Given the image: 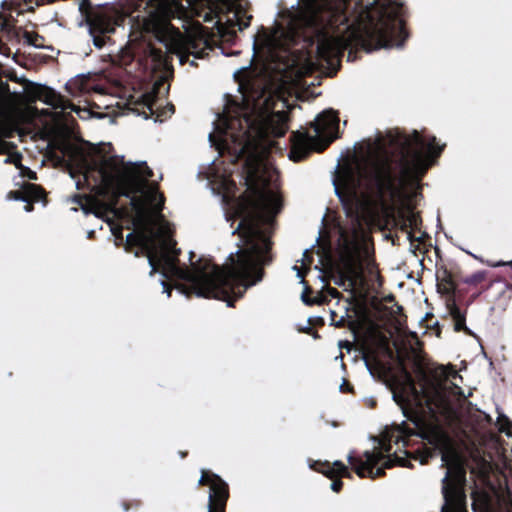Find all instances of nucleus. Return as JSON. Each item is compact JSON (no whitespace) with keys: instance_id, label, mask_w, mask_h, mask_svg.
Instances as JSON below:
<instances>
[{"instance_id":"f257e3e1","label":"nucleus","mask_w":512,"mask_h":512,"mask_svg":"<svg viewBox=\"0 0 512 512\" xmlns=\"http://www.w3.org/2000/svg\"><path fill=\"white\" fill-rule=\"evenodd\" d=\"M243 86H239L242 90ZM239 98L227 96L223 113L213 121L214 130L208 140L219 155L228 153L231 161H240L245 170L248 195L238 204L235 217L240 218L232 234H239L241 246L230 253L224 266L200 259L190 268L179 265L180 249L172 237L170 224L161 211L164 197L157 184L150 183L152 170L146 162L124 161L113 152L110 142H98V219L108 212L107 224L116 238H123L126 249L136 257L145 255L151 267L163 278L182 280L176 288L185 296L214 298L225 301L228 307L241 298L245 291L260 282L262 265L269 264L270 234L275 217L282 208L278 193V173L269 167L266 157L275 148V139L285 135L287 113L285 100L277 89L253 83L240 91Z\"/></svg>"},{"instance_id":"f03ea898","label":"nucleus","mask_w":512,"mask_h":512,"mask_svg":"<svg viewBox=\"0 0 512 512\" xmlns=\"http://www.w3.org/2000/svg\"><path fill=\"white\" fill-rule=\"evenodd\" d=\"M443 146L433 136L428 140L417 131L405 134L398 130L379 135L373 155L346 176L348 196L336 180V196L345 210L347 221L338 225L336 246L337 267L329 272L334 284L345 291L354 289L362 271L368 249L362 241L363 224L389 202L401 200L408 185H416L433 164Z\"/></svg>"},{"instance_id":"7ed1b4c3","label":"nucleus","mask_w":512,"mask_h":512,"mask_svg":"<svg viewBox=\"0 0 512 512\" xmlns=\"http://www.w3.org/2000/svg\"><path fill=\"white\" fill-rule=\"evenodd\" d=\"M358 15L350 18L342 7L298 11L286 27L279 26L270 38L272 57L283 60V70L305 52L310 65H333L352 44L378 48H402L404 28L402 0H360Z\"/></svg>"},{"instance_id":"20e7f679","label":"nucleus","mask_w":512,"mask_h":512,"mask_svg":"<svg viewBox=\"0 0 512 512\" xmlns=\"http://www.w3.org/2000/svg\"><path fill=\"white\" fill-rule=\"evenodd\" d=\"M406 378L408 395L394 392L392 399L401 407L404 416L415 422L416 419L412 415L414 405L417 412L427 414L436 421H439L440 417L449 421L457 416L461 402L467 398L462 388L450 380L461 378L453 367L440 365L432 373L420 370L419 388L409 374H406Z\"/></svg>"},{"instance_id":"39448f33","label":"nucleus","mask_w":512,"mask_h":512,"mask_svg":"<svg viewBox=\"0 0 512 512\" xmlns=\"http://www.w3.org/2000/svg\"><path fill=\"white\" fill-rule=\"evenodd\" d=\"M178 9L177 5H161L159 13L151 15L146 26L169 53L178 57L181 65L189 63L194 66L195 61H189V57L201 59L211 47L202 30L181 33L169 22L177 15Z\"/></svg>"},{"instance_id":"423d86ee","label":"nucleus","mask_w":512,"mask_h":512,"mask_svg":"<svg viewBox=\"0 0 512 512\" xmlns=\"http://www.w3.org/2000/svg\"><path fill=\"white\" fill-rule=\"evenodd\" d=\"M339 118L333 109H326L317 115L313 123L315 137L308 132H293L289 158L295 162L303 160L313 149L316 138L325 140L326 145L337 138Z\"/></svg>"},{"instance_id":"0eeeda50","label":"nucleus","mask_w":512,"mask_h":512,"mask_svg":"<svg viewBox=\"0 0 512 512\" xmlns=\"http://www.w3.org/2000/svg\"><path fill=\"white\" fill-rule=\"evenodd\" d=\"M442 466L447 468L442 479V494L444 504L441 512H467L465 504L464 485L466 471L452 451L442 453Z\"/></svg>"},{"instance_id":"6e6552de","label":"nucleus","mask_w":512,"mask_h":512,"mask_svg":"<svg viewBox=\"0 0 512 512\" xmlns=\"http://www.w3.org/2000/svg\"><path fill=\"white\" fill-rule=\"evenodd\" d=\"M378 442L377 451H365V459L349 454L347 460L357 475L361 478H376L384 475L386 468L394 465L406 466L407 461L397 455H390L391 446L383 440L374 438Z\"/></svg>"},{"instance_id":"1a4fd4ad","label":"nucleus","mask_w":512,"mask_h":512,"mask_svg":"<svg viewBox=\"0 0 512 512\" xmlns=\"http://www.w3.org/2000/svg\"><path fill=\"white\" fill-rule=\"evenodd\" d=\"M65 164L72 179H75V187L80 190L87 185L91 192L95 191V185L90 181L93 159L88 152L76 146H68L64 151Z\"/></svg>"},{"instance_id":"9d476101","label":"nucleus","mask_w":512,"mask_h":512,"mask_svg":"<svg viewBox=\"0 0 512 512\" xmlns=\"http://www.w3.org/2000/svg\"><path fill=\"white\" fill-rule=\"evenodd\" d=\"M199 177L207 180L209 186L214 194H229L236 187L235 182L230 178L229 171L213 160L207 166H202L199 170Z\"/></svg>"},{"instance_id":"9b49d317","label":"nucleus","mask_w":512,"mask_h":512,"mask_svg":"<svg viewBox=\"0 0 512 512\" xmlns=\"http://www.w3.org/2000/svg\"><path fill=\"white\" fill-rule=\"evenodd\" d=\"M199 484L210 487L208 512H224L228 498V485L226 482L217 474L202 472Z\"/></svg>"},{"instance_id":"f8f14e48","label":"nucleus","mask_w":512,"mask_h":512,"mask_svg":"<svg viewBox=\"0 0 512 512\" xmlns=\"http://www.w3.org/2000/svg\"><path fill=\"white\" fill-rule=\"evenodd\" d=\"M251 18L252 16L246 15V12L241 7H230L217 20L218 31L227 40H231L236 36L237 31H242L250 25Z\"/></svg>"},{"instance_id":"ddd939ff","label":"nucleus","mask_w":512,"mask_h":512,"mask_svg":"<svg viewBox=\"0 0 512 512\" xmlns=\"http://www.w3.org/2000/svg\"><path fill=\"white\" fill-rule=\"evenodd\" d=\"M122 21V16L118 11H108L107 9H100L98 4V49L106 43V34L113 33L116 26ZM109 39V37H107Z\"/></svg>"},{"instance_id":"4468645a","label":"nucleus","mask_w":512,"mask_h":512,"mask_svg":"<svg viewBox=\"0 0 512 512\" xmlns=\"http://www.w3.org/2000/svg\"><path fill=\"white\" fill-rule=\"evenodd\" d=\"M38 98L44 104L51 106L54 109H60L61 111H65L67 109H72L79 114L80 117L84 118L85 116L81 115L82 110H76L72 104L65 99L60 93L51 87L44 86L41 91L38 93ZM84 113L87 114V117H95L96 114L90 108L89 110H83Z\"/></svg>"},{"instance_id":"2eb2a0df","label":"nucleus","mask_w":512,"mask_h":512,"mask_svg":"<svg viewBox=\"0 0 512 512\" xmlns=\"http://www.w3.org/2000/svg\"><path fill=\"white\" fill-rule=\"evenodd\" d=\"M77 24L91 37L92 44L96 47V11L91 0H81L79 2Z\"/></svg>"},{"instance_id":"dca6fc26","label":"nucleus","mask_w":512,"mask_h":512,"mask_svg":"<svg viewBox=\"0 0 512 512\" xmlns=\"http://www.w3.org/2000/svg\"><path fill=\"white\" fill-rule=\"evenodd\" d=\"M96 73L91 71L87 73H81L70 79L66 84L65 88L70 94L74 95L76 92L86 95L96 91Z\"/></svg>"},{"instance_id":"f3484780","label":"nucleus","mask_w":512,"mask_h":512,"mask_svg":"<svg viewBox=\"0 0 512 512\" xmlns=\"http://www.w3.org/2000/svg\"><path fill=\"white\" fill-rule=\"evenodd\" d=\"M15 133V127L6 120H0V154L6 153L9 149L15 148L11 142L6 139L11 138Z\"/></svg>"},{"instance_id":"a211bd4d","label":"nucleus","mask_w":512,"mask_h":512,"mask_svg":"<svg viewBox=\"0 0 512 512\" xmlns=\"http://www.w3.org/2000/svg\"><path fill=\"white\" fill-rule=\"evenodd\" d=\"M71 201L78 204L84 215H93L96 217V200L94 197L85 194H75Z\"/></svg>"},{"instance_id":"6ab92c4d","label":"nucleus","mask_w":512,"mask_h":512,"mask_svg":"<svg viewBox=\"0 0 512 512\" xmlns=\"http://www.w3.org/2000/svg\"><path fill=\"white\" fill-rule=\"evenodd\" d=\"M164 81L160 80L154 83L152 89L150 92L146 93L144 95L146 105L148 106L149 110L153 113V106L155 105V102L159 96V94H166L168 92L169 87L164 86Z\"/></svg>"},{"instance_id":"aec40b11","label":"nucleus","mask_w":512,"mask_h":512,"mask_svg":"<svg viewBox=\"0 0 512 512\" xmlns=\"http://www.w3.org/2000/svg\"><path fill=\"white\" fill-rule=\"evenodd\" d=\"M451 316L454 319L456 331H464L465 333L472 335L471 330L465 324V316L461 313L459 308L453 307L451 309Z\"/></svg>"},{"instance_id":"412c9836","label":"nucleus","mask_w":512,"mask_h":512,"mask_svg":"<svg viewBox=\"0 0 512 512\" xmlns=\"http://www.w3.org/2000/svg\"><path fill=\"white\" fill-rule=\"evenodd\" d=\"M293 270H295L297 272V277L300 278V283L303 284V285H306L305 281H304V277L301 273V270L295 265L293 266ZM309 291V288L308 286H305V289L301 295V299L302 301L307 304V305H313L315 304L317 301L315 299H311L307 296V292Z\"/></svg>"},{"instance_id":"4be33fe9","label":"nucleus","mask_w":512,"mask_h":512,"mask_svg":"<svg viewBox=\"0 0 512 512\" xmlns=\"http://www.w3.org/2000/svg\"><path fill=\"white\" fill-rule=\"evenodd\" d=\"M25 39H26V43L35 47V48H40L41 45L38 43V40L40 39L38 36H33L29 33H25Z\"/></svg>"},{"instance_id":"5701e85b","label":"nucleus","mask_w":512,"mask_h":512,"mask_svg":"<svg viewBox=\"0 0 512 512\" xmlns=\"http://www.w3.org/2000/svg\"><path fill=\"white\" fill-rule=\"evenodd\" d=\"M336 313L334 311L331 312V320L332 324L336 327H343L345 324V316H341L338 320L335 319Z\"/></svg>"},{"instance_id":"b1692460","label":"nucleus","mask_w":512,"mask_h":512,"mask_svg":"<svg viewBox=\"0 0 512 512\" xmlns=\"http://www.w3.org/2000/svg\"><path fill=\"white\" fill-rule=\"evenodd\" d=\"M334 466H336V467H337V472H338V474H340V475H342V476H344V475L348 474L347 468H346V466H345L342 462H340V461H335V462H334Z\"/></svg>"},{"instance_id":"393cba45","label":"nucleus","mask_w":512,"mask_h":512,"mask_svg":"<svg viewBox=\"0 0 512 512\" xmlns=\"http://www.w3.org/2000/svg\"><path fill=\"white\" fill-rule=\"evenodd\" d=\"M341 488H342V481L336 480V481L332 482L331 489L334 492H339Z\"/></svg>"},{"instance_id":"a878e982","label":"nucleus","mask_w":512,"mask_h":512,"mask_svg":"<svg viewBox=\"0 0 512 512\" xmlns=\"http://www.w3.org/2000/svg\"><path fill=\"white\" fill-rule=\"evenodd\" d=\"M160 284L163 287V292L167 293V296L169 297L171 294V287L167 285V283L164 281V279L160 280Z\"/></svg>"},{"instance_id":"bb28decb","label":"nucleus","mask_w":512,"mask_h":512,"mask_svg":"<svg viewBox=\"0 0 512 512\" xmlns=\"http://www.w3.org/2000/svg\"><path fill=\"white\" fill-rule=\"evenodd\" d=\"M0 93L7 95L9 93V85L4 82H0Z\"/></svg>"},{"instance_id":"cd10ccee","label":"nucleus","mask_w":512,"mask_h":512,"mask_svg":"<svg viewBox=\"0 0 512 512\" xmlns=\"http://www.w3.org/2000/svg\"><path fill=\"white\" fill-rule=\"evenodd\" d=\"M488 265L491 267H500V266H505V265H512V261H510V262L499 261V262H495V263L488 262Z\"/></svg>"},{"instance_id":"c85d7f7f","label":"nucleus","mask_w":512,"mask_h":512,"mask_svg":"<svg viewBox=\"0 0 512 512\" xmlns=\"http://www.w3.org/2000/svg\"><path fill=\"white\" fill-rule=\"evenodd\" d=\"M327 293L333 298H338L340 296V293L335 288H327Z\"/></svg>"},{"instance_id":"c756f323","label":"nucleus","mask_w":512,"mask_h":512,"mask_svg":"<svg viewBox=\"0 0 512 512\" xmlns=\"http://www.w3.org/2000/svg\"><path fill=\"white\" fill-rule=\"evenodd\" d=\"M14 199L21 202H28V198L26 196L20 195L19 192L14 193Z\"/></svg>"},{"instance_id":"7c9ffc66","label":"nucleus","mask_w":512,"mask_h":512,"mask_svg":"<svg viewBox=\"0 0 512 512\" xmlns=\"http://www.w3.org/2000/svg\"><path fill=\"white\" fill-rule=\"evenodd\" d=\"M167 113H168L169 115H171V114H173V113H174V106H173L172 104H168V105L166 106L165 110L163 111V114H165V115H166Z\"/></svg>"},{"instance_id":"2f4dec72","label":"nucleus","mask_w":512,"mask_h":512,"mask_svg":"<svg viewBox=\"0 0 512 512\" xmlns=\"http://www.w3.org/2000/svg\"><path fill=\"white\" fill-rule=\"evenodd\" d=\"M97 91H98V97L99 96H104L105 92H104L103 88L99 84H98ZM100 108H101L100 99L98 98V109H100Z\"/></svg>"},{"instance_id":"473e14b6","label":"nucleus","mask_w":512,"mask_h":512,"mask_svg":"<svg viewBox=\"0 0 512 512\" xmlns=\"http://www.w3.org/2000/svg\"><path fill=\"white\" fill-rule=\"evenodd\" d=\"M364 361H365V366H366L368 372L370 373V375H372L374 377V370H373L370 362L366 358L364 359Z\"/></svg>"},{"instance_id":"72a5a7b5","label":"nucleus","mask_w":512,"mask_h":512,"mask_svg":"<svg viewBox=\"0 0 512 512\" xmlns=\"http://www.w3.org/2000/svg\"><path fill=\"white\" fill-rule=\"evenodd\" d=\"M152 54L156 60L160 61L162 59L161 51L152 50Z\"/></svg>"},{"instance_id":"f704fd0d","label":"nucleus","mask_w":512,"mask_h":512,"mask_svg":"<svg viewBox=\"0 0 512 512\" xmlns=\"http://www.w3.org/2000/svg\"><path fill=\"white\" fill-rule=\"evenodd\" d=\"M339 346H340V347H345V348H347V350L349 351V350H350V347H351V344H350V342H348V341H344V342L340 341V342H339Z\"/></svg>"},{"instance_id":"c9c22d12","label":"nucleus","mask_w":512,"mask_h":512,"mask_svg":"<svg viewBox=\"0 0 512 512\" xmlns=\"http://www.w3.org/2000/svg\"><path fill=\"white\" fill-rule=\"evenodd\" d=\"M410 222H411V224H415L416 225L417 217H416V215L413 212H411Z\"/></svg>"},{"instance_id":"e433bc0d","label":"nucleus","mask_w":512,"mask_h":512,"mask_svg":"<svg viewBox=\"0 0 512 512\" xmlns=\"http://www.w3.org/2000/svg\"><path fill=\"white\" fill-rule=\"evenodd\" d=\"M97 117H98V120H101V119H104V118H108V115L98 111Z\"/></svg>"},{"instance_id":"4c0bfd02","label":"nucleus","mask_w":512,"mask_h":512,"mask_svg":"<svg viewBox=\"0 0 512 512\" xmlns=\"http://www.w3.org/2000/svg\"><path fill=\"white\" fill-rule=\"evenodd\" d=\"M95 230L91 229L87 231V238L91 239L94 236Z\"/></svg>"},{"instance_id":"58836bf2","label":"nucleus","mask_w":512,"mask_h":512,"mask_svg":"<svg viewBox=\"0 0 512 512\" xmlns=\"http://www.w3.org/2000/svg\"><path fill=\"white\" fill-rule=\"evenodd\" d=\"M308 253H309V250H308V249L304 250V252H303V260H304L306 257H308Z\"/></svg>"},{"instance_id":"ea45409f","label":"nucleus","mask_w":512,"mask_h":512,"mask_svg":"<svg viewBox=\"0 0 512 512\" xmlns=\"http://www.w3.org/2000/svg\"><path fill=\"white\" fill-rule=\"evenodd\" d=\"M319 278H320V280H321L322 282H324V283L327 281L326 276H320Z\"/></svg>"},{"instance_id":"a19ab883","label":"nucleus","mask_w":512,"mask_h":512,"mask_svg":"<svg viewBox=\"0 0 512 512\" xmlns=\"http://www.w3.org/2000/svg\"><path fill=\"white\" fill-rule=\"evenodd\" d=\"M345 385H346V383L343 382L342 385L340 386L341 391H344Z\"/></svg>"},{"instance_id":"79ce46f5","label":"nucleus","mask_w":512,"mask_h":512,"mask_svg":"<svg viewBox=\"0 0 512 512\" xmlns=\"http://www.w3.org/2000/svg\"><path fill=\"white\" fill-rule=\"evenodd\" d=\"M31 209H32V207H31V206H25V210H26L27 212L31 211Z\"/></svg>"},{"instance_id":"37998d69","label":"nucleus","mask_w":512,"mask_h":512,"mask_svg":"<svg viewBox=\"0 0 512 512\" xmlns=\"http://www.w3.org/2000/svg\"><path fill=\"white\" fill-rule=\"evenodd\" d=\"M426 461H427V459H426V458H421L420 463H421V464H424V463H426Z\"/></svg>"},{"instance_id":"c03bdc74","label":"nucleus","mask_w":512,"mask_h":512,"mask_svg":"<svg viewBox=\"0 0 512 512\" xmlns=\"http://www.w3.org/2000/svg\"><path fill=\"white\" fill-rule=\"evenodd\" d=\"M315 464H317V462H315L314 464H311V463H310V464H309L310 468H312V469H316V468H315Z\"/></svg>"},{"instance_id":"a18cd8bd","label":"nucleus","mask_w":512,"mask_h":512,"mask_svg":"<svg viewBox=\"0 0 512 512\" xmlns=\"http://www.w3.org/2000/svg\"><path fill=\"white\" fill-rule=\"evenodd\" d=\"M123 509H124V511H128V506L126 504H124Z\"/></svg>"},{"instance_id":"49530a36","label":"nucleus","mask_w":512,"mask_h":512,"mask_svg":"<svg viewBox=\"0 0 512 512\" xmlns=\"http://www.w3.org/2000/svg\"><path fill=\"white\" fill-rule=\"evenodd\" d=\"M92 52V49L89 50V52H85V56H88Z\"/></svg>"},{"instance_id":"de8ad7c7","label":"nucleus","mask_w":512,"mask_h":512,"mask_svg":"<svg viewBox=\"0 0 512 512\" xmlns=\"http://www.w3.org/2000/svg\"><path fill=\"white\" fill-rule=\"evenodd\" d=\"M4 162H5V163L10 162V158H6Z\"/></svg>"},{"instance_id":"09e8293b","label":"nucleus","mask_w":512,"mask_h":512,"mask_svg":"<svg viewBox=\"0 0 512 512\" xmlns=\"http://www.w3.org/2000/svg\"><path fill=\"white\" fill-rule=\"evenodd\" d=\"M71 210L76 212L78 209L77 208H71Z\"/></svg>"}]
</instances>
